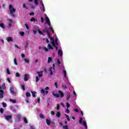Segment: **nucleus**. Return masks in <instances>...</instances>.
I'll list each match as a JSON object with an SVG mask.
<instances>
[{"instance_id":"obj_10","label":"nucleus","mask_w":129,"mask_h":129,"mask_svg":"<svg viewBox=\"0 0 129 129\" xmlns=\"http://www.w3.org/2000/svg\"><path fill=\"white\" fill-rule=\"evenodd\" d=\"M48 92H49V91H45V89H42L41 90V93H42L43 94H48Z\"/></svg>"},{"instance_id":"obj_38","label":"nucleus","mask_w":129,"mask_h":129,"mask_svg":"<svg viewBox=\"0 0 129 129\" xmlns=\"http://www.w3.org/2000/svg\"><path fill=\"white\" fill-rule=\"evenodd\" d=\"M24 122L25 123H28V119H27V118H24Z\"/></svg>"},{"instance_id":"obj_59","label":"nucleus","mask_w":129,"mask_h":129,"mask_svg":"<svg viewBox=\"0 0 129 129\" xmlns=\"http://www.w3.org/2000/svg\"><path fill=\"white\" fill-rule=\"evenodd\" d=\"M22 89L25 91L26 90V89H25V86L22 85Z\"/></svg>"},{"instance_id":"obj_31","label":"nucleus","mask_w":129,"mask_h":129,"mask_svg":"<svg viewBox=\"0 0 129 129\" xmlns=\"http://www.w3.org/2000/svg\"><path fill=\"white\" fill-rule=\"evenodd\" d=\"M83 125L85 126L86 129H87V124H86V121L84 122Z\"/></svg>"},{"instance_id":"obj_36","label":"nucleus","mask_w":129,"mask_h":129,"mask_svg":"<svg viewBox=\"0 0 129 129\" xmlns=\"http://www.w3.org/2000/svg\"><path fill=\"white\" fill-rule=\"evenodd\" d=\"M30 21H31V22H36V19H35V18H32L30 19Z\"/></svg>"},{"instance_id":"obj_61","label":"nucleus","mask_w":129,"mask_h":129,"mask_svg":"<svg viewBox=\"0 0 129 129\" xmlns=\"http://www.w3.org/2000/svg\"><path fill=\"white\" fill-rule=\"evenodd\" d=\"M21 56H22V58H25V54H24V53H22L21 54Z\"/></svg>"},{"instance_id":"obj_40","label":"nucleus","mask_w":129,"mask_h":129,"mask_svg":"<svg viewBox=\"0 0 129 129\" xmlns=\"http://www.w3.org/2000/svg\"><path fill=\"white\" fill-rule=\"evenodd\" d=\"M4 108H0V112L1 113H4Z\"/></svg>"},{"instance_id":"obj_19","label":"nucleus","mask_w":129,"mask_h":129,"mask_svg":"<svg viewBox=\"0 0 129 129\" xmlns=\"http://www.w3.org/2000/svg\"><path fill=\"white\" fill-rule=\"evenodd\" d=\"M56 117H58L59 118V117H60V116H61V113H60V112H57L56 114Z\"/></svg>"},{"instance_id":"obj_47","label":"nucleus","mask_w":129,"mask_h":129,"mask_svg":"<svg viewBox=\"0 0 129 129\" xmlns=\"http://www.w3.org/2000/svg\"><path fill=\"white\" fill-rule=\"evenodd\" d=\"M23 8L24 9H26V10H28L29 8H28L26 6V4H23Z\"/></svg>"},{"instance_id":"obj_24","label":"nucleus","mask_w":129,"mask_h":129,"mask_svg":"<svg viewBox=\"0 0 129 129\" xmlns=\"http://www.w3.org/2000/svg\"><path fill=\"white\" fill-rule=\"evenodd\" d=\"M31 93L33 97H36V93H37V92L31 91Z\"/></svg>"},{"instance_id":"obj_2","label":"nucleus","mask_w":129,"mask_h":129,"mask_svg":"<svg viewBox=\"0 0 129 129\" xmlns=\"http://www.w3.org/2000/svg\"><path fill=\"white\" fill-rule=\"evenodd\" d=\"M9 11L10 12V15H11L12 17H15V13H16V10L13 7V5H9Z\"/></svg>"},{"instance_id":"obj_17","label":"nucleus","mask_w":129,"mask_h":129,"mask_svg":"<svg viewBox=\"0 0 129 129\" xmlns=\"http://www.w3.org/2000/svg\"><path fill=\"white\" fill-rule=\"evenodd\" d=\"M10 23H9V27L11 28L12 27V25L13 24V20L12 19H9Z\"/></svg>"},{"instance_id":"obj_43","label":"nucleus","mask_w":129,"mask_h":129,"mask_svg":"<svg viewBox=\"0 0 129 129\" xmlns=\"http://www.w3.org/2000/svg\"><path fill=\"white\" fill-rule=\"evenodd\" d=\"M7 73L8 75L11 74V72H10V70H9V69H7Z\"/></svg>"},{"instance_id":"obj_14","label":"nucleus","mask_w":129,"mask_h":129,"mask_svg":"<svg viewBox=\"0 0 129 129\" xmlns=\"http://www.w3.org/2000/svg\"><path fill=\"white\" fill-rule=\"evenodd\" d=\"M48 37L50 38V40L51 41V43L55 42V39H54V38H53V37L50 36V35H48Z\"/></svg>"},{"instance_id":"obj_56","label":"nucleus","mask_w":129,"mask_h":129,"mask_svg":"<svg viewBox=\"0 0 129 129\" xmlns=\"http://www.w3.org/2000/svg\"><path fill=\"white\" fill-rule=\"evenodd\" d=\"M51 68H53V71H55V63L52 64V67Z\"/></svg>"},{"instance_id":"obj_16","label":"nucleus","mask_w":129,"mask_h":129,"mask_svg":"<svg viewBox=\"0 0 129 129\" xmlns=\"http://www.w3.org/2000/svg\"><path fill=\"white\" fill-rule=\"evenodd\" d=\"M53 71H54V68H50L49 69V72H50V75H53Z\"/></svg>"},{"instance_id":"obj_33","label":"nucleus","mask_w":129,"mask_h":129,"mask_svg":"<svg viewBox=\"0 0 129 129\" xmlns=\"http://www.w3.org/2000/svg\"><path fill=\"white\" fill-rule=\"evenodd\" d=\"M2 104H3V107H7V103H6L5 102H3L2 103Z\"/></svg>"},{"instance_id":"obj_39","label":"nucleus","mask_w":129,"mask_h":129,"mask_svg":"<svg viewBox=\"0 0 129 129\" xmlns=\"http://www.w3.org/2000/svg\"><path fill=\"white\" fill-rule=\"evenodd\" d=\"M62 128H63V129H69V128H68V126H67V125H63V127H62Z\"/></svg>"},{"instance_id":"obj_29","label":"nucleus","mask_w":129,"mask_h":129,"mask_svg":"<svg viewBox=\"0 0 129 129\" xmlns=\"http://www.w3.org/2000/svg\"><path fill=\"white\" fill-rule=\"evenodd\" d=\"M39 80H40V79L39 78V77L38 76H36V77H35V82H38V81H39Z\"/></svg>"},{"instance_id":"obj_37","label":"nucleus","mask_w":129,"mask_h":129,"mask_svg":"<svg viewBox=\"0 0 129 129\" xmlns=\"http://www.w3.org/2000/svg\"><path fill=\"white\" fill-rule=\"evenodd\" d=\"M55 45L58 46V38L57 37L55 38Z\"/></svg>"},{"instance_id":"obj_6","label":"nucleus","mask_w":129,"mask_h":129,"mask_svg":"<svg viewBox=\"0 0 129 129\" xmlns=\"http://www.w3.org/2000/svg\"><path fill=\"white\" fill-rule=\"evenodd\" d=\"M12 118H13V116L12 115L5 116V119L8 120V121H10V119H12Z\"/></svg>"},{"instance_id":"obj_3","label":"nucleus","mask_w":129,"mask_h":129,"mask_svg":"<svg viewBox=\"0 0 129 129\" xmlns=\"http://www.w3.org/2000/svg\"><path fill=\"white\" fill-rule=\"evenodd\" d=\"M7 87H6V83H4L2 85L0 86V90H6Z\"/></svg>"},{"instance_id":"obj_41","label":"nucleus","mask_w":129,"mask_h":129,"mask_svg":"<svg viewBox=\"0 0 129 129\" xmlns=\"http://www.w3.org/2000/svg\"><path fill=\"white\" fill-rule=\"evenodd\" d=\"M83 120V118L82 117H81L79 120V123H82V121Z\"/></svg>"},{"instance_id":"obj_26","label":"nucleus","mask_w":129,"mask_h":129,"mask_svg":"<svg viewBox=\"0 0 129 129\" xmlns=\"http://www.w3.org/2000/svg\"><path fill=\"white\" fill-rule=\"evenodd\" d=\"M63 75L64 76V78H66L67 77V73L66 71H63Z\"/></svg>"},{"instance_id":"obj_64","label":"nucleus","mask_w":129,"mask_h":129,"mask_svg":"<svg viewBox=\"0 0 129 129\" xmlns=\"http://www.w3.org/2000/svg\"><path fill=\"white\" fill-rule=\"evenodd\" d=\"M30 129H36L34 126H30Z\"/></svg>"},{"instance_id":"obj_27","label":"nucleus","mask_w":129,"mask_h":129,"mask_svg":"<svg viewBox=\"0 0 129 129\" xmlns=\"http://www.w3.org/2000/svg\"><path fill=\"white\" fill-rule=\"evenodd\" d=\"M29 46V42H26V45L25 46V50H26Z\"/></svg>"},{"instance_id":"obj_28","label":"nucleus","mask_w":129,"mask_h":129,"mask_svg":"<svg viewBox=\"0 0 129 129\" xmlns=\"http://www.w3.org/2000/svg\"><path fill=\"white\" fill-rule=\"evenodd\" d=\"M10 101L13 103H16L17 102V100L12 99H10Z\"/></svg>"},{"instance_id":"obj_9","label":"nucleus","mask_w":129,"mask_h":129,"mask_svg":"<svg viewBox=\"0 0 129 129\" xmlns=\"http://www.w3.org/2000/svg\"><path fill=\"white\" fill-rule=\"evenodd\" d=\"M46 22L47 24H48V26H49V27H51V23H50V19H49V17H46Z\"/></svg>"},{"instance_id":"obj_32","label":"nucleus","mask_w":129,"mask_h":129,"mask_svg":"<svg viewBox=\"0 0 129 129\" xmlns=\"http://www.w3.org/2000/svg\"><path fill=\"white\" fill-rule=\"evenodd\" d=\"M14 64H15V65H18V62H17V58L15 57V58H14Z\"/></svg>"},{"instance_id":"obj_34","label":"nucleus","mask_w":129,"mask_h":129,"mask_svg":"<svg viewBox=\"0 0 129 129\" xmlns=\"http://www.w3.org/2000/svg\"><path fill=\"white\" fill-rule=\"evenodd\" d=\"M16 77H21V75L19 73H16Z\"/></svg>"},{"instance_id":"obj_63","label":"nucleus","mask_w":129,"mask_h":129,"mask_svg":"<svg viewBox=\"0 0 129 129\" xmlns=\"http://www.w3.org/2000/svg\"><path fill=\"white\" fill-rule=\"evenodd\" d=\"M75 111L76 112H79V110H78V109H75Z\"/></svg>"},{"instance_id":"obj_8","label":"nucleus","mask_w":129,"mask_h":129,"mask_svg":"<svg viewBox=\"0 0 129 129\" xmlns=\"http://www.w3.org/2000/svg\"><path fill=\"white\" fill-rule=\"evenodd\" d=\"M42 32H44V33H46L48 36L50 35V32H49V30H48V29L46 28L42 30Z\"/></svg>"},{"instance_id":"obj_53","label":"nucleus","mask_w":129,"mask_h":129,"mask_svg":"<svg viewBox=\"0 0 129 129\" xmlns=\"http://www.w3.org/2000/svg\"><path fill=\"white\" fill-rule=\"evenodd\" d=\"M66 113H69V112H70V111L68 109H66Z\"/></svg>"},{"instance_id":"obj_25","label":"nucleus","mask_w":129,"mask_h":129,"mask_svg":"<svg viewBox=\"0 0 129 129\" xmlns=\"http://www.w3.org/2000/svg\"><path fill=\"white\" fill-rule=\"evenodd\" d=\"M39 117L40 118H42V119L45 118V116H44V115L42 113L40 114Z\"/></svg>"},{"instance_id":"obj_42","label":"nucleus","mask_w":129,"mask_h":129,"mask_svg":"<svg viewBox=\"0 0 129 129\" xmlns=\"http://www.w3.org/2000/svg\"><path fill=\"white\" fill-rule=\"evenodd\" d=\"M25 26L27 30H29V25H28L27 24H25Z\"/></svg>"},{"instance_id":"obj_44","label":"nucleus","mask_w":129,"mask_h":129,"mask_svg":"<svg viewBox=\"0 0 129 129\" xmlns=\"http://www.w3.org/2000/svg\"><path fill=\"white\" fill-rule=\"evenodd\" d=\"M25 62H26V63H29V62H30V61L29 60V59H27V58H25L24 59Z\"/></svg>"},{"instance_id":"obj_55","label":"nucleus","mask_w":129,"mask_h":129,"mask_svg":"<svg viewBox=\"0 0 129 129\" xmlns=\"http://www.w3.org/2000/svg\"><path fill=\"white\" fill-rule=\"evenodd\" d=\"M62 87L63 89H66L67 88V86L65 85H62Z\"/></svg>"},{"instance_id":"obj_22","label":"nucleus","mask_w":129,"mask_h":129,"mask_svg":"<svg viewBox=\"0 0 129 129\" xmlns=\"http://www.w3.org/2000/svg\"><path fill=\"white\" fill-rule=\"evenodd\" d=\"M52 62V57H49L48 58L47 63H51Z\"/></svg>"},{"instance_id":"obj_4","label":"nucleus","mask_w":129,"mask_h":129,"mask_svg":"<svg viewBox=\"0 0 129 129\" xmlns=\"http://www.w3.org/2000/svg\"><path fill=\"white\" fill-rule=\"evenodd\" d=\"M5 95V91L0 90V98H4Z\"/></svg>"},{"instance_id":"obj_54","label":"nucleus","mask_w":129,"mask_h":129,"mask_svg":"<svg viewBox=\"0 0 129 129\" xmlns=\"http://www.w3.org/2000/svg\"><path fill=\"white\" fill-rule=\"evenodd\" d=\"M20 35L21 36H24L25 35V32H20Z\"/></svg>"},{"instance_id":"obj_5","label":"nucleus","mask_w":129,"mask_h":129,"mask_svg":"<svg viewBox=\"0 0 129 129\" xmlns=\"http://www.w3.org/2000/svg\"><path fill=\"white\" fill-rule=\"evenodd\" d=\"M10 92L11 93V94H12V95H14L15 96L16 95V92H15V91H14V87H11L10 88Z\"/></svg>"},{"instance_id":"obj_49","label":"nucleus","mask_w":129,"mask_h":129,"mask_svg":"<svg viewBox=\"0 0 129 129\" xmlns=\"http://www.w3.org/2000/svg\"><path fill=\"white\" fill-rule=\"evenodd\" d=\"M51 43H52V46L55 48L56 46L55 42H51Z\"/></svg>"},{"instance_id":"obj_51","label":"nucleus","mask_w":129,"mask_h":129,"mask_svg":"<svg viewBox=\"0 0 129 129\" xmlns=\"http://www.w3.org/2000/svg\"><path fill=\"white\" fill-rule=\"evenodd\" d=\"M38 33L40 35H43V32L40 31V30H38Z\"/></svg>"},{"instance_id":"obj_46","label":"nucleus","mask_w":129,"mask_h":129,"mask_svg":"<svg viewBox=\"0 0 129 129\" xmlns=\"http://www.w3.org/2000/svg\"><path fill=\"white\" fill-rule=\"evenodd\" d=\"M49 30H50L52 33H54V30H53V28L52 27H49Z\"/></svg>"},{"instance_id":"obj_20","label":"nucleus","mask_w":129,"mask_h":129,"mask_svg":"<svg viewBox=\"0 0 129 129\" xmlns=\"http://www.w3.org/2000/svg\"><path fill=\"white\" fill-rule=\"evenodd\" d=\"M67 100H69L70 99V94H67L66 95Z\"/></svg>"},{"instance_id":"obj_13","label":"nucleus","mask_w":129,"mask_h":129,"mask_svg":"<svg viewBox=\"0 0 129 129\" xmlns=\"http://www.w3.org/2000/svg\"><path fill=\"white\" fill-rule=\"evenodd\" d=\"M16 118H17L18 120L20 121L21 119H22V116H21V114H18L17 115Z\"/></svg>"},{"instance_id":"obj_1","label":"nucleus","mask_w":129,"mask_h":129,"mask_svg":"<svg viewBox=\"0 0 129 129\" xmlns=\"http://www.w3.org/2000/svg\"><path fill=\"white\" fill-rule=\"evenodd\" d=\"M52 94L54 96V97H56V98L59 97L62 98V97H64V93H63L61 90H58V93H55V92L53 91L52 92Z\"/></svg>"},{"instance_id":"obj_15","label":"nucleus","mask_w":129,"mask_h":129,"mask_svg":"<svg viewBox=\"0 0 129 129\" xmlns=\"http://www.w3.org/2000/svg\"><path fill=\"white\" fill-rule=\"evenodd\" d=\"M7 41L8 42H13V41H14V39H13V38L11 37H8L7 38Z\"/></svg>"},{"instance_id":"obj_35","label":"nucleus","mask_w":129,"mask_h":129,"mask_svg":"<svg viewBox=\"0 0 129 129\" xmlns=\"http://www.w3.org/2000/svg\"><path fill=\"white\" fill-rule=\"evenodd\" d=\"M66 116L68 121H70V118L69 117V115L66 114Z\"/></svg>"},{"instance_id":"obj_11","label":"nucleus","mask_w":129,"mask_h":129,"mask_svg":"<svg viewBox=\"0 0 129 129\" xmlns=\"http://www.w3.org/2000/svg\"><path fill=\"white\" fill-rule=\"evenodd\" d=\"M37 74H38L39 77H43V71H42L41 72H37Z\"/></svg>"},{"instance_id":"obj_62","label":"nucleus","mask_w":129,"mask_h":129,"mask_svg":"<svg viewBox=\"0 0 129 129\" xmlns=\"http://www.w3.org/2000/svg\"><path fill=\"white\" fill-rule=\"evenodd\" d=\"M51 113L52 115H55V112L54 111H51Z\"/></svg>"},{"instance_id":"obj_7","label":"nucleus","mask_w":129,"mask_h":129,"mask_svg":"<svg viewBox=\"0 0 129 129\" xmlns=\"http://www.w3.org/2000/svg\"><path fill=\"white\" fill-rule=\"evenodd\" d=\"M24 81H28V80H29V75L28 74H26L24 76Z\"/></svg>"},{"instance_id":"obj_45","label":"nucleus","mask_w":129,"mask_h":129,"mask_svg":"<svg viewBox=\"0 0 129 129\" xmlns=\"http://www.w3.org/2000/svg\"><path fill=\"white\" fill-rule=\"evenodd\" d=\"M67 108H69V107H70V104L68 102L67 103Z\"/></svg>"},{"instance_id":"obj_30","label":"nucleus","mask_w":129,"mask_h":129,"mask_svg":"<svg viewBox=\"0 0 129 129\" xmlns=\"http://www.w3.org/2000/svg\"><path fill=\"white\" fill-rule=\"evenodd\" d=\"M0 27L3 29H5V24L4 23H1Z\"/></svg>"},{"instance_id":"obj_60","label":"nucleus","mask_w":129,"mask_h":129,"mask_svg":"<svg viewBox=\"0 0 129 129\" xmlns=\"http://www.w3.org/2000/svg\"><path fill=\"white\" fill-rule=\"evenodd\" d=\"M44 49L46 52H48V51H49V49L47 48V47H44Z\"/></svg>"},{"instance_id":"obj_48","label":"nucleus","mask_w":129,"mask_h":129,"mask_svg":"<svg viewBox=\"0 0 129 129\" xmlns=\"http://www.w3.org/2000/svg\"><path fill=\"white\" fill-rule=\"evenodd\" d=\"M34 2L36 6H38V5H39V3H38V0H34Z\"/></svg>"},{"instance_id":"obj_57","label":"nucleus","mask_w":129,"mask_h":129,"mask_svg":"<svg viewBox=\"0 0 129 129\" xmlns=\"http://www.w3.org/2000/svg\"><path fill=\"white\" fill-rule=\"evenodd\" d=\"M54 85H55L56 88H58V84H57V82H55L54 83Z\"/></svg>"},{"instance_id":"obj_18","label":"nucleus","mask_w":129,"mask_h":129,"mask_svg":"<svg viewBox=\"0 0 129 129\" xmlns=\"http://www.w3.org/2000/svg\"><path fill=\"white\" fill-rule=\"evenodd\" d=\"M46 123L47 125H50L51 124V120L50 119H46Z\"/></svg>"},{"instance_id":"obj_52","label":"nucleus","mask_w":129,"mask_h":129,"mask_svg":"<svg viewBox=\"0 0 129 129\" xmlns=\"http://www.w3.org/2000/svg\"><path fill=\"white\" fill-rule=\"evenodd\" d=\"M56 109L57 110H59V109H60V106H59V104H57Z\"/></svg>"},{"instance_id":"obj_50","label":"nucleus","mask_w":129,"mask_h":129,"mask_svg":"<svg viewBox=\"0 0 129 129\" xmlns=\"http://www.w3.org/2000/svg\"><path fill=\"white\" fill-rule=\"evenodd\" d=\"M57 64L58 65H60L61 64V61H60V59H57Z\"/></svg>"},{"instance_id":"obj_12","label":"nucleus","mask_w":129,"mask_h":129,"mask_svg":"<svg viewBox=\"0 0 129 129\" xmlns=\"http://www.w3.org/2000/svg\"><path fill=\"white\" fill-rule=\"evenodd\" d=\"M58 56H63V51H62V50L59 49L58 50Z\"/></svg>"},{"instance_id":"obj_58","label":"nucleus","mask_w":129,"mask_h":129,"mask_svg":"<svg viewBox=\"0 0 129 129\" xmlns=\"http://www.w3.org/2000/svg\"><path fill=\"white\" fill-rule=\"evenodd\" d=\"M30 16H34L35 15V13L34 12H31L29 14Z\"/></svg>"},{"instance_id":"obj_23","label":"nucleus","mask_w":129,"mask_h":129,"mask_svg":"<svg viewBox=\"0 0 129 129\" xmlns=\"http://www.w3.org/2000/svg\"><path fill=\"white\" fill-rule=\"evenodd\" d=\"M26 97H31V94L29 92L26 93Z\"/></svg>"},{"instance_id":"obj_21","label":"nucleus","mask_w":129,"mask_h":129,"mask_svg":"<svg viewBox=\"0 0 129 129\" xmlns=\"http://www.w3.org/2000/svg\"><path fill=\"white\" fill-rule=\"evenodd\" d=\"M48 49H49L50 50H53V49H54L53 48V47H52V45H51V44H48Z\"/></svg>"}]
</instances>
